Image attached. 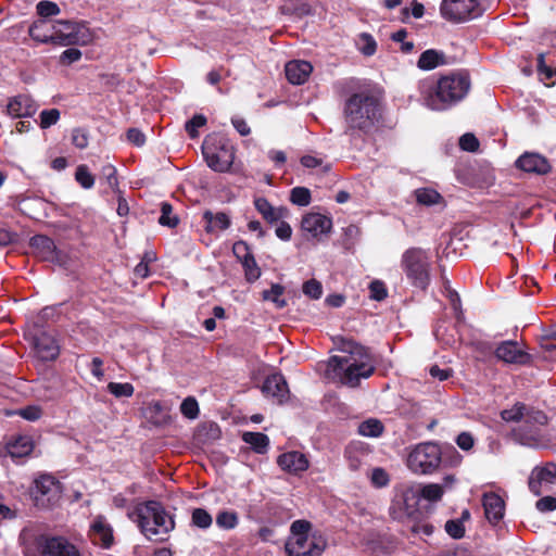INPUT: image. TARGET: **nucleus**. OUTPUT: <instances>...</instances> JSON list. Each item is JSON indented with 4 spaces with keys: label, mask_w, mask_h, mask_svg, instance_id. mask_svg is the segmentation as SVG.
<instances>
[{
    "label": "nucleus",
    "mask_w": 556,
    "mask_h": 556,
    "mask_svg": "<svg viewBox=\"0 0 556 556\" xmlns=\"http://www.w3.org/2000/svg\"><path fill=\"white\" fill-rule=\"evenodd\" d=\"M370 299L382 301L387 298L388 291L384 283L380 280H375L369 285Z\"/></svg>",
    "instance_id": "obj_53"
},
{
    "label": "nucleus",
    "mask_w": 556,
    "mask_h": 556,
    "mask_svg": "<svg viewBox=\"0 0 556 556\" xmlns=\"http://www.w3.org/2000/svg\"><path fill=\"white\" fill-rule=\"evenodd\" d=\"M302 291L306 296L318 300L323 295V286L318 280L309 279L303 283Z\"/></svg>",
    "instance_id": "obj_45"
},
{
    "label": "nucleus",
    "mask_w": 556,
    "mask_h": 556,
    "mask_svg": "<svg viewBox=\"0 0 556 556\" xmlns=\"http://www.w3.org/2000/svg\"><path fill=\"white\" fill-rule=\"evenodd\" d=\"M206 124V117L202 114L194 115L186 123V130L191 138L198 137V128Z\"/></svg>",
    "instance_id": "obj_52"
},
{
    "label": "nucleus",
    "mask_w": 556,
    "mask_h": 556,
    "mask_svg": "<svg viewBox=\"0 0 556 556\" xmlns=\"http://www.w3.org/2000/svg\"><path fill=\"white\" fill-rule=\"evenodd\" d=\"M180 413L188 419H195L199 416V404L192 396L186 397L180 405Z\"/></svg>",
    "instance_id": "obj_43"
},
{
    "label": "nucleus",
    "mask_w": 556,
    "mask_h": 556,
    "mask_svg": "<svg viewBox=\"0 0 556 556\" xmlns=\"http://www.w3.org/2000/svg\"><path fill=\"white\" fill-rule=\"evenodd\" d=\"M531 410L532 409H529L526 405L517 403L513 407L504 409L501 413V416L505 421H515L521 424L526 418L527 413Z\"/></svg>",
    "instance_id": "obj_34"
},
{
    "label": "nucleus",
    "mask_w": 556,
    "mask_h": 556,
    "mask_svg": "<svg viewBox=\"0 0 556 556\" xmlns=\"http://www.w3.org/2000/svg\"><path fill=\"white\" fill-rule=\"evenodd\" d=\"M54 29H56L55 21L39 18L30 25L28 33L37 42L54 45Z\"/></svg>",
    "instance_id": "obj_22"
},
{
    "label": "nucleus",
    "mask_w": 556,
    "mask_h": 556,
    "mask_svg": "<svg viewBox=\"0 0 556 556\" xmlns=\"http://www.w3.org/2000/svg\"><path fill=\"white\" fill-rule=\"evenodd\" d=\"M482 505L485 517L491 523H497L504 517L505 503L500 495L495 493L484 494Z\"/></svg>",
    "instance_id": "obj_24"
},
{
    "label": "nucleus",
    "mask_w": 556,
    "mask_h": 556,
    "mask_svg": "<svg viewBox=\"0 0 556 556\" xmlns=\"http://www.w3.org/2000/svg\"><path fill=\"white\" fill-rule=\"evenodd\" d=\"M420 502L416 483L401 484L394 494L390 506V515L393 519L404 520L413 517L418 511Z\"/></svg>",
    "instance_id": "obj_10"
},
{
    "label": "nucleus",
    "mask_w": 556,
    "mask_h": 556,
    "mask_svg": "<svg viewBox=\"0 0 556 556\" xmlns=\"http://www.w3.org/2000/svg\"><path fill=\"white\" fill-rule=\"evenodd\" d=\"M301 228L312 238H318L330 232L332 220L320 213H307L302 218Z\"/></svg>",
    "instance_id": "obj_16"
},
{
    "label": "nucleus",
    "mask_w": 556,
    "mask_h": 556,
    "mask_svg": "<svg viewBox=\"0 0 556 556\" xmlns=\"http://www.w3.org/2000/svg\"><path fill=\"white\" fill-rule=\"evenodd\" d=\"M516 167L535 175H546L552 168L546 157L534 152H525L520 155L516 161Z\"/></svg>",
    "instance_id": "obj_17"
},
{
    "label": "nucleus",
    "mask_w": 556,
    "mask_h": 556,
    "mask_svg": "<svg viewBox=\"0 0 556 556\" xmlns=\"http://www.w3.org/2000/svg\"><path fill=\"white\" fill-rule=\"evenodd\" d=\"M535 507L541 513L554 511L556 509V497L544 496L536 502Z\"/></svg>",
    "instance_id": "obj_58"
},
{
    "label": "nucleus",
    "mask_w": 556,
    "mask_h": 556,
    "mask_svg": "<svg viewBox=\"0 0 556 556\" xmlns=\"http://www.w3.org/2000/svg\"><path fill=\"white\" fill-rule=\"evenodd\" d=\"M495 356L508 364H527L530 359L528 353H526L516 341H504L495 350Z\"/></svg>",
    "instance_id": "obj_18"
},
{
    "label": "nucleus",
    "mask_w": 556,
    "mask_h": 556,
    "mask_svg": "<svg viewBox=\"0 0 556 556\" xmlns=\"http://www.w3.org/2000/svg\"><path fill=\"white\" fill-rule=\"evenodd\" d=\"M90 532L96 543L109 547L113 542L112 528L106 520L98 516L90 526Z\"/></svg>",
    "instance_id": "obj_28"
},
{
    "label": "nucleus",
    "mask_w": 556,
    "mask_h": 556,
    "mask_svg": "<svg viewBox=\"0 0 556 556\" xmlns=\"http://www.w3.org/2000/svg\"><path fill=\"white\" fill-rule=\"evenodd\" d=\"M279 222L280 223L276 227V230H275L276 236L279 239L283 240V241L290 240L291 236H292V228H291V226L288 223L283 222L282 219L279 220Z\"/></svg>",
    "instance_id": "obj_61"
},
{
    "label": "nucleus",
    "mask_w": 556,
    "mask_h": 556,
    "mask_svg": "<svg viewBox=\"0 0 556 556\" xmlns=\"http://www.w3.org/2000/svg\"><path fill=\"white\" fill-rule=\"evenodd\" d=\"M5 448L12 458H22L31 453L34 444L28 435H16L5 444Z\"/></svg>",
    "instance_id": "obj_29"
},
{
    "label": "nucleus",
    "mask_w": 556,
    "mask_h": 556,
    "mask_svg": "<svg viewBox=\"0 0 556 556\" xmlns=\"http://www.w3.org/2000/svg\"><path fill=\"white\" fill-rule=\"evenodd\" d=\"M290 201L299 206H307L312 201L309 189L305 187H294L290 192Z\"/></svg>",
    "instance_id": "obj_37"
},
{
    "label": "nucleus",
    "mask_w": 556,
    "mask_h": 556,
    "mask_svg": "<svg viewBox=\"0 0 556 556\" xmlns=\"http://www.w3.org/2000/svg\"><path fill=\"white\" fill-rule=\"evenodd\" d=\"M17 414L26 420L36 421L41 417L42 410L39 406L30 405L18 409Z\"/></svg>",
    "instance_id": "obj_55"
},
{
    "label": "nucleus",
    "mask_w": 556,
    "mask_h": 556,
    "mask_svg": "<svg viewBox=\"0 0 556 556\" xmlns=\"http://www.w3.org/2000/svg\"><path fill=\"white\" fill-rule=\"evenodd\" d=\"M72 142L78 149H85L88 146L89 137L85 129L76 128L72 131Z\"/></svg>",
    "instance_id": "obj_54"
},
{
    "label": "nucleus",
    "mask_w": 556,
    "mask_h": 556,
    "mask_svg": "<svg viewBox=\"0 0 556 556\" xmlns=\"http://www.w3.org/2000/svg\"><path fill=\"white\" fill-rule=\"evenodd\" d=\"M192 525L201 529H207L212 525V516L203 508H195L192 511Z\"/></svg>",
    "instance_id": "obj_44"
},
{
    "label": "nucleus",
    "mask_w": 556,
    "mask_h": 556,
    "mask_svg": "<svg viewBox=\"0 0 556 556\" xmlns=\"http://www.w3.org/2000/svg\"><path fill=\"white\" fill-rule=\"evenodd\" d=\"M416 200L420 204L432 205L439 202L441 195L433 189L421 188L415 191Z\"/></svg>",
    "instance_id": "obj_39"
},
{
    "label": "nucleus",
    "mask_w": 556,
    "mask_h": 556,
    "mask_svg": "<svg viewBox=\"0 0 556 556\" xmlns=\"http://www.w3.org/2000/svg\"><path fill=\"white\" fill-rule=\"evenodd\" d=\"M278 466L289 473L298 475L308 468V460L305 455L298 451L283 453L277 458Z\"/></svg>",
    "instance_id": "obj_19"
},
{
    "label": "nucleus",
    "mask_w": 556,
    "mask_h": 556,
    "mask_svg": "<svg viewBox=\"0 0 556 556\" xmlns=\"http://www.w3.org/2000/svg\"><path fill=\"white\" fill-rule=\"evenodd\" d=\"M37 13L41 16V18H47L50 16L58 15L60 13V8L55 2L42 0L37 3Z\"/></svg>",
    "instance_id": "obj_46"
},
{
    "label": "nucleus",
    "mask_w": 556,
    "mask_h": 556,
    "mask_svg": "<svg viewBox=\"0 0 556 556\" xmlns=\"http://www.w3.org/2000/svg\"><path fill=\"white\" fill-rule=\"evenodd\" d=\"M178 217L173 213V207L169 203L163 202L161 205V216L159 223L162 226L174 228L178 225Z\"/></svg>",
    "instance_id": "obj_38"
},
{
    "label": "nucleus",
    "mask_w": 556,
    "mask_h": 556,
    "mask_svg": "<svg viewBox=\"0 0 556 556\" xmlns=\"http://www.w3.org/2000/svg\"><path fill=\"white\" fill-rule=\"evenodd\" d=\"M108 390L115 397H130L135 391L134 386L128 382H110L108 384Z\"/></svg>",
    "instance_id": "obj_40"
},
{
    "label": "nucleus",
    "mask_w": 556,
    "mask_h": 556,
    "mask_svg": "<svg viewBox=\"0 0 556 556\" xmlns=\"http://www.w3.org/2000/svg\"><path fill=\"white\" fill-rule=\"evenodd\" d=\"M470 79L465 73H451L418 84L419 102L431 111H445L460 102L469 92Z\"/></svg>",
    "instance_id": "obj_1"
},
{
    "label": "nucleus",
    "mask_w": 556,
    "mask_h": 556,
    "mask_svg": "<svg viewBox=\"0 0 556 556\" xmlns=\"http://www.w3.org/2000/svg\"><path fill=\"white\" fill-rule=\"evenodd\" d=\"M416 484H417V489L419 491L420 500L425 498L429 502H435V501H439L444 493L443 486L440 484H437V483H429V484L416 483Z\"/></svg>",
    "instance_id": "obj_33"
},
{
    "label": "nucleus",
    "mask_w": 556,
    "mask_h": 556,
    "mask_svg": "<svg viewBox=\"0 0 556 556\" xmlns=\"http://www.w3.org/2000/svg\"><path fill=\"white\" fill-rule=\"evenodd\" d=\"M459 147L464 151L475 152L479 148V141L472 134H465L459 139Z\"/></svg>",
    "instance_id": "obj_56"
},
{
    "label": "nucleus",
    "mask_w": 556,
    "mask_h": 556,
    "mask_svg": "<svg viewBox=\"0 0 556 556\" xmlns=\"http://www.w3.org/2000/svg\"><path fill=\"white\" fill-rule=\"evenodd\" d=\"M444 63V55L435 50H426L418 60V67L430 71Z\"/></svg>",
    "instance_id": "obj_32"
},
{
    "label": "nucleus",
    "mask_w": 556,
    "mask_h": 556,
    "mask_svg": "<svg viewBox=\"0 0 556 556\" xmlns=\"http://www.w3.org/2000/svg\"><path fill=\"white\" fill-rule=\"evenodd\" d=\"M54 45L56 46H85L92 40V34L89 28L79 22L55 21Z\"/></svg>",
    "instance_id": "obj_12"
},
{
    "label": "nucleus",
    "mask_w": 556,
    "mask_h": 556,
    "mask_svg": "<svg viewBox=\"0 0 556 556\" xmlns=\"http://www.w3.org/2000/svg\"><path fill=\"white\" fill-rule=\"evenodd\" d=\"M203 219L206 223L205 230L211 233L226 230L231 224L230 217L224 212L213 213L205 211L203 213Z\"/></svg>",
    "instance_id": "obj_30"
},
{
    "label": "nucleus",
    "mask_w": 556,
    "mask_h": 556,
    "mask_svg": "<svg viewBox=\"0 0 556 556\" xmlns=\"http://www.w3.org/2000/svg\"><path fill=\"white\" fill-rule=\"evenodd\" d=\"M75 179L84 189H90L94 185V177L86 165L76 168Z\"/></svg>",
    "instance_id": "obj_41"
},
{
    "label": "nucleus",
    "mask_w": 556,
    "mask_h": 556,
    "mask_svg": "<svg viewBox=\"0 0 556 556\" xmlns=\"http://www.w3.org/2000/svg\"><path fill=\"white\" fill-rule=\"evenodd\" d=\"M554 484H556L555 464L551 463L532 469L529 477V489L534 495L539 496L548 492Z\"/></svg>",
    "instance_id": "obj_15"
},
{
    "label": "nucleus",
    "mask_w": 556,
    "mask_h": 556,
    "mask_svg": "<svg viewBox=\"0 0 556 556\" xmlns=\"http://www.w3.org/2000/svg\"><path fill=\"white\" fill-rule=\"evenodd\" d=\"M216 523L224 529H233L238 523L237 514L233 511H222L216 517Z\"/></svg>",
    "instance_id": "obj_47"
},
{
    "label": "nucleus",
    "mask_w": 556,
    "mask_h": 556,
    "mask_svg": "<svg viewBox=\"0 0 556 556\" xmlns=\"http://www.w3.org/2000/svg\"><path fill=\"white\" fill-rule=\"evenodd\" d=\"M445 531L453 539H462L465 534V527L462 520H448L445 523Z\"/></svg>",
    "instance_id": "obj_51"
},
{
    "label": "nucleus",
    "mask_w": 556,
    "mask_h": 556,
    "mask_svg": "<svg viewBox=\"0 0 556 556\" xmlns=\"http://www.w3.org/2000/svg\"><path fill=\"white\" fill-rule=\"evenodd\" d=\"M312 525L306 520H295L290 528V536L286 543L289 556H320L326 547L321 535L311 534Z\"/></svg>",
    "instance_id": "obj_5"
},
{
    "label": "nucleus",
    "mask_w": 556,
    "mask_h": 556,
    "mask_svg": "<svg viewBox=\"0 0 556 556\" xmlns=\"http://www.w3.org/2000/svg\"><path fill=\"white\" fill-rule=\"evenodd\" d=\"M202 152L207 166L219 173L227 172L235 160L233 147L223 139H205Z\"/></svg>",
    "instance_id": "obj_9"
},
{
    "label": "nucleus",
    "mask_w": 556,
    "mask_h": 556,
    "mask_svg": "<svg viewBox=\"0 0 556 556\" xmlns=\"http://www.w3.org/2000/svg\"><path fill=\"white\" fill-rule=\"evenodd\" d=\"M378 114L377 100L365 92L351 96L344 106L346 132L355 130L368 131L375 124Z\"/></svg>",
    "instance_id": "obj_4"
},
{
    "label": "nucleus",
    "mask_w": 556,
    "mask_h": 556,
    "mask_svg": "<svg viewBox=\"0 0 556 556\" xmlns=\"http://www.w3.org/2000/svg\"><path fill=\"white\" fill-rule=\"evenodd\" d=\"M127 139L137 147H141L146 142L144 135L136 128H131L127 131Z\"/></svg>",
    "instance_id": "obj_62"
},
{
    "label": "nucleus",
    "mask_w": 556,
    "mask_h": 556,
    "mask_svg": "<svg viewBox=\"0 0 556 556\" xmlns=\"http://www.w3.org/2000/svg\"><path fill=\"white\" fill-rule=\"evenodd\" d=\"M254 206L263 218L270 224L277 223L289 215L288 208L282 206L275 207L265 198H256Z\"/></svg>",
    "instance_id": "obj_27"
},
{
    "label": "nucleus",
    "mask_w": 556,
    "mask_h": 556,
    "mask_svg": "<svg viewBox=\"0 0 556 556\" xmlns=\"http://www.w3.org/2000/svg\"><path fill=\"white\" fill-rule=\"evenodd\" d=\"M441 451L434 443H422L415 446L407 456V467L415 473L433 472L440 465Z\"/></svg>",
    "instance_id": "obj_11"
},
{
    "label": "nucleus",
    "mask_w": 556,
    "mask_h": 556,
    "mask_svg": "<svg viewBox=\"0 0 556 556\" xmlns=\"http://www.w3.org/2000/svg\"><path fill=\"white\" fill-rule=\"evenodd\" d=\"M301 164L306 168H315L323 165V159L315 155H304L301 157Z\"/></svg>",
    "instance_id": "obj_63"
},
{
    "label": "nucleus",
    "mask_w": 556,
    "mask_h": 556,
    "mask_svg": "<svg viewBox=\"0 0 556 556\" xmlns=\"http://www.w3.org/2000/svg\"><path fill=\"white\" fill-rule=\"evenodd\" d=\"M383 431V426L378 419H368L359 424L358 432L364 437L376 438Z\"/></svg>",
    "instance_id": "obj_36"
},
{
    "label": "nucleus",
    "mask_w": 556,
    "mask_h": 556,
    "mask_svg": "<svg viewBox=\"0 0 556 556\" xmlns=\"http://www.w3.org/2000/svg\"><path fill=\"white\" fill-rule=\"evenodd\" d=\"M429 374L439 381H445L453 376V370L451 368H440L438 365H433L430 367Z\"/></svg>",
    "instance_id": "obj_59"
},
{
    "label": "nucleus",
    "mask_w": 556,
    "mask_h": 556,
    "mask_svg": "<svg viewBox=\"0 0 556 556\" xmlns=\"http://www.w3.org/2000/svg\"><path fill=\"white\" fill-rule=\"evenodd\" d=\"M60 111L58 109L45 110L40 113V127L46 129L58 123L60 119Z\"/></svg>",
    "instance_id": "obj_49"
},
{
    "label": "nucleus",
    "mask_w": 556,
    "mask_h": 556,
    "mask_svg": "<svg viewBox=\"0 0 556 556\" xmlns=\"http://www.w3.org/2000/svg\"><path fill=\"white\" fill-rule=\"evenodd\" d=\"M483 12L481 0H443L442 15L455 22H465L480 16Z\"/></svg>",
    "instance_id": "obj_13"
},
{
    "label": "nucleus",
    "mask_w": 556,
    "mask_h": 556,
    "mask_svg": "<svg viewBox=\"0 0 556 556\" xmlns=\"http://www.w3.org/2000/svg\"><path fill=\"white\" fill-rule=\"evenodd\" d=\"M262 392L265 396L271 397L278 403H282L283 400L287 399L289 390L283 376L274 374L265 379L262 386Z\"/></svg>",
    "instance_id": "obj_20"
},
{
    "label": "nucleus",
    "mask_w": 556,
    "mask_h": 556,
    "mask_svg": "<svg viewBox=\"0 0 556 556\" xmlns=\"http://www.w3.org/2000/svg\"><path fill=\"white\" fill-rule=\"evenodd\" d=\"M81 58V52L78 49L70 48L62 52L60 55V62L65 65H70L74 62L79 61Z\"/></svg>",
    "instance_id": "obj_57"
},
{
    "label": "nucleus",
    "mask_w": 556,
    "mask_h": 556,
    "mask_svg": "<svg viewBox=\"0 0 556 556\" xmlns=\"http://www.w3.org/2000/svg\"><path fill=\"white\" fill-rule=\"evenodd\" d=\"M242 440L258 454L266 453L269 445L268 437L262 432H244Z\"/></svg>",
    "instance_id": "obj_31"
},
{
    "label": "nucleus",
    "mask_w": 556,
    "mask_h": 556,
    "mask_svg": "<svg viewBox=\"0 0 556 556\" xmlns=\"http://www.w3.org/2000/svg\"><path fill=\"white\" fill-rule=\"evenodd\" d=\"M137 523L149 540L163 541L174 530V517L156 501H149L136 509Z\"/></svg>",
    "instance_id": "obj_3"
},
{
    "label": "nucleus",
    "mask_w": 556,
    "mask_h": 556,
    "mask_svg": "<svg viewBox=\"0 0 556 556\" xmlns=\"http://www.w3.org/2000/svg\"><path fill=\"white\" fill-rule=\"evenodd\" d=\"M342 351L349 356H332L327 364V374L342 384L354 388L361 379L368 378L375 370L371 355L365 346L345 341Z\"/></svg>",
    "instance_id": "obj_2"
},
{
    "label": "nucleus",
    "mask_w": 556,
    "mask_h": 556,
    "mask_svg": "<svg viewBox=\"0 0 556 556\" xmlns=\"http://www.w3.org/2000/svg\"><path fill=\"white\" fill-rule=\"evenodd\" d=\"M357 47L363 54L369 56L376 52L377 43L369 34L363 33L358 36Z\"/></svg>",
    "instance_id": "obj_42"
},
{
    "label": "nucleus",
    "mask_w": 556,
    "mask_h": 556,
    "mask_svg": "<svg viewBox=\"0 0 556 556\" xmlns=\"http://www.w3.org/2000/svg\"><path fill=\"white\" fill-rule=\"evenodd\" d=\"M283 287L280 285H273L269 290H264L262 298L264 301L273 302L276 307L282 308L286 306V300L282 299Z\"/></svg>",
    "instance_id": "obj_35"
},
{
    "label": "nucleus",
    "mask_w": 556,
    "mask_h": 556,
    "mask_svg": "<svg viewBox=\"0 0 556 556\" xmlns=\"http://www.w3.org/2000/svg\"><path fill=\"white\" fill-rule=\"evenodd\" d=\"M37 105L33 99L25 94H18L10 99L7 105L8 114L13 118H23L36 113Z\"/></svg>",
    "instance_id": "obj_21"
},
{
    "label": "nucleus",
    "mask_w": 556,
    "mask_h": 556,
    "mask_svg": "<svg viewBox=\"0 0 556 556\" xmlns=\"http://www.w3.org/2000/svg\"><path fill=\"white\" fill-rule=\"evenodd\" d=\"M30 248L34 253L45 260L54 262L58 260L56 248L52 239L47 236L37 235L30 239Z\"/></svg>",
    "instance_id": "obj_25"
},
{
    "label": "nucleus",
    "mask_w": 556,
    "mask_h": 556,
    "mask_svg": "<svg viewBox=\"0 0 556 556\" xmlns=\"http://www.w3.org/2000/svg\"><path fill=\"white\" fill-rule=\"evenodd\" d=\"M370 482L376 488H383L388 485L390 478L388 472L380 467L374 468L370 472Z\"/></svg>",
    "instance_id": "obj_48"
},
{
    "label": "nucleus",
    "mask_w": 556,
    "mask_h": 556,
    "mask_svg": "<svg viewBox=\"0 0 556 556\" xmlns=\"http://www.w3.org/2000/svg\"><path fill=\"white\" fill-rule=\"evenodd\" d=\"M29 556H80L78 548L66 538L38 534L25 545Z\"/></svg>",
    "instance_id": "obj_7"
},
{
    "label": "nucleus",
    "mask_w": 556,
    "mask_h": 556,
    "mask_svg": "<svg viewBox=\"0 0 556 556\" xmlns=\"http://www.w3.org/2000/svg\"><path fill=\"white\" fill-rule=\"evenodd\" d=\"M431 257L420 248L406 250L401 258V268L408 282L416 289L426 290L430 283Z\"/></svg>",
    "instance_id": "obj_6"
},
{
    "label": "nucleus",
    "mask_w": 556,
    "mask_h": 556,
    "mask_svg": "<svg viewBox=\"0 0 556 556\" xmlns=\"http://www.w3.org/2000/svg\"><path fill=\"white\" fill-rule=\"evenodd\" d=\"M245 279L249 282L256 281L261 276V269L255 261V258H249L243 265Z\"/></svg>",
    "instance_id": "obj_50"
},
{
    "label": "nucleus",
    "mask_w": 556,
    "mask_h": 556,
    "mask_svg": "<svg viewBox=\"0 0 556 556\" xmlns=\"http://www.w3.org/2000/svg\"><path fill=\"white\" fill-rule=\"evenodd\" d=\"M33 494L37 502L42 500L45 496H47V500L50 502L58 496L59 484L52 476H40L35 480Z\"/></svg>",
    "instance_id": "obj_26"
},
{
    "label": "nucleus",
    "mask_w": 556,
    "mask_h": 556,
    "mask_svg": "<svg viewBox=\"0 0 556 556\" xmlns=\"http://www.w3.org/2000/svg\"><path fill=\"white\" fill-rule=\"evenodd\" d=\"M313 71L309 62L293 60L286 64L285 72L287 79L293 85L304 84Z\"/></svg>",
    "instance_id": "obj_23"
},
{
    "label": "nucleus",
    "mask_w": 556,
    "mask_h": 556,
    "mask_svg": "<svg viewBox=\"0 0 556 556\" xmlns=\"http://www.w3.org/2000/svg\"><path fill=\"white\" fill-rule=\"evenodd\" d=\"M456 444L464 451H469L473 447L475 439L469 432H462L456 438Z\"/></svg>",
    "instance_id": "obj_60"
},
{
    "label": "nucleus",
    "mask_w": 556,
    "mask_h": 556,
    "mask_svg": "<svg viewBox=\"0 0 556 556\" xmlns=\"http://www.w3.org/2000/svg\"><path fill=\"white\" fill-rule=\"evenodd\" d=\"M35 355L43 361H53L59 356L60 346L55 338L42 330L34 329L30 333Z\"/></svg>",
    "instance_id": "obj_14"
},
{
    "label": "nucleus",
    "mask_w": 556,
    "mask_h": 556,
    "mask_svg": "<svg viewBox=\"0 0 556 556\" xmlns=\"http://www.w3.org/2000/svg\"><path fill=\"white\" fill-rule=\"evenodd\" d=\"M547 416L541 410L528 412L522 422L514 429L515 439L522 445L538 447L544 444L543 427Z\"/></svg>",
    "instance_id": "obj_8"
},
{
    "label": "nucleus",
    "mask_w": 556,
    "mask_h": 556,
    "mask_svg": "<svg viewBox=\"0 0 556 556\" xmlns=\"http://www.w3.org/2000/svg\"><path fill=\"white\" fill-rule=\"evenodd\" d=\"M17 517V510L0 501V518L12 520Z\"/></svg>",
    "instance_id": "obj_64"
}]
</instances>
